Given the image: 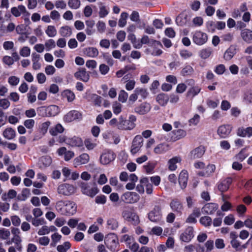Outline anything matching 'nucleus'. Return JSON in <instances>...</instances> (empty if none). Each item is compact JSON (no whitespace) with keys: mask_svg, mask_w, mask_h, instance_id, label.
I'll return each instance as SVG.
<instances>
[{"mask_svg":"<svg viewBox=\"0 0 252 252\" xmlns=\"http://www.w3.org/2000/svg\"><path fill=\"white\" fill-rule=\"evenodd\" d=\"M76 204L71 200H60L55 204V208L58 212L62 215L70 216L74 215L77 211Z\"/></svg>","mask_w":252,"mask_h":252,"instance_id":"obj_1","label":"nucleus"},{"mask_svg":"<svg viewBox=\"0 0 252 252\" xmlns=\"http://www.w3.org/2000/svg\"><path fill=\"white\" fill-rule=\"evenodd\" d=\"M136 117L133 115L129 116L128 120L124 119L121 116L119 117V123L118 124V129L122 130H131L135 126V122Z\"/></svg>","mask_w":252,"mask_h":252,"instance_id":"obj_2","label":"nucleus"},{"mask_svg":"<svg viewBox=\"0 0 252 252\" xmlns=\"http://www.w3.org/2000/svg\"><path fill=\"white\" fill-rule=\"evenodd\" d=\"M38 111L39 115L42 116L54 117L60 113V109L57 105H51L47 107H41Z\"/></svg>","mask_w":252,"mask_h":252,"instance_id":"obj_3","label":"nucleus"},{"mask_svg":"<svg viewBox=\"0 0 252 252\" xmlns=\"http://www.w3.org/2000/svg\"><path fill=\"white\" fill-rule=\"evenodd\" d=\"M104 244L111 251H115L118 246V238L114 233H110L105 236Z\"/></svg>","mask_w":252,"mask_h":252,"instance_id":"obj_4","label":"nucleus"},{"mask_svg":"<svg viewBox=\"0 0 252 252\" xmlns=\"http://www.w3.org/2000/svg\"><path fill=\"white\" fill-rule=\"evenodd\" d=\"M192 39L194 44L201 46L207 42L208 37L206 33L201 31H196L192 34Z\"/></svg>","mask_w":252,"mask_h":252,"instance_id":"obj_5","label":"nucleus"},{"mask_svg":"<svg viewBox=\"0 0 252 252\" xmlns=\"http://www.w3.org/2000/svg\"><path fill=\"white\" fill-rule=\"evenodd\" d=\"M58 193L63 196H70L76 191V188L72 185L62 184L57 189Z\"/></svg>","mask_w":252,"mask_h":252,"instance_id":"obj_6","label":"nucleus"},{"mask_svg":"<svg viewBox=\"0 0 252 252\" xmlns=\"http://www.w3.org/2000/svg\"><path fill=\"white\" fill-rule=\"evenodd\" d=\"M122 200L126 203L133 204L139 200V195L135 192L127 191L124 193L122 197Z\"/></svg>","mask_w":252,"mask_h":252,"instance_id":"obj_7","label":"nucleus"},{"mask_svg":"<svg viewBox=\"0 0 252 252\" xmlns=\"http://www.w3.org/2000/svg\"><path fill=\"white\" fill-rule=\"evenodd\" d=\"M123 217L127 221L136 225L139 222L138 216L130 210H125L122 213Z\"/></svg>","mask_w":252,"mask_h":252,"instance_id":"obj_8","label":"nucleus"},{"mask_svg":"<svg viewBox=\"0 0 252 252\" xmlns=\"http://www.w3.org/2000/svg\"><path fill=\"white\" fill-rule=\"evenodd\" d=\"M143 139L141 135H137L134 138L131 147L130 152L132 154L134 155L138 153L143 144Z\"/></svg>","mask_w":252,"mask_h":252,"instance_id":"obj_9","label":"nucleus"},{"mask_svg":"<svg viewBox=\"0 0 252 252\" xmlns=\"http://www.w3.org/2000/svg\"><path fill=\"white\" fill-rule=\"evenodd\" d=\"M115 158V156L114 153L111 151L107 150L104 151L101 155L100 161L102 164L106 165L113 161Z\"/></svg>","mask_w":252,"mask_h":252,"instance_id":"obj_10","label":"nucleus"},{"mask_svg":"<svg viewBox=\"0 0 252 252\" xmlns=\"http://www.w3.org/2000/svg\"><path fill=\"white\" fill-rule=\"evenodd\" d=\"M80 188L83 194L91 197H94L98 192L97 188H93L90 189L88 184L85 183H81Z\"/></svg>","mask_w":252,"mask_h":252,"instance_id":"obj_11","label":"nucleus"},{"mask_svg":"<svg viewBox=\"0 0 252 252\" xmlns=\"http://www.w3.org/2000/svg\"><path fill=\"white\" fill-rule=\"evenodd\" d=\"M149 219L153 222H158L160 220L162 217L161 209L158 206H156L149 213Z\"/></svg>","mask_w":252,"mask_h":252,"instance_id":"obj_12","label":"nucleus"},{"mask_svg":"<svg viewBox=\"0 0 252 252\" xmlns=\"http://www.w3.org/2000/svg\"><path fill=\"white\" fill-rule=\"evenodd\" d=\"M232 126L230 125H222L218 129V134L221 138L227 137L231 133Z\"/></svg>","mask_w":252,"mask_h":252,"instance_id":"obj_13","label":"nucleus"},{"mask_svg":"<svg viewBox=\"0 0 252 252\" xmlns=\"http://www.w3.org/2000/svg\"><path fill=\"white\" fill-rule=\"evenodd\" d=\"M205 148L203 146H200L192 150L189 154V157L191 159H195L201 158L204 154Z\"/></svg>","mask_w":252,"mask_h":252,"instance_id":"obj_14","label":"nucleus"},{"mask_svg":"<svg viewBox=\"0 0 252 252\" xmlns=\"http://www.w3.org/2000/svg\"><path fill=\"white\" fill-rule=\"evenodd\" d=\"M82 115L80 112L76 110H72L64 116V120L66 122H71L75 120L80 119Z\"/></svg>","mask_w":252,"mask_h":252,"instance_id":"obj_15","label":"nucleus"},{"mask_svg":"<svg viewBox=\"0 0 252 252\" xmlns=\"http://www.w3.org/2000/svg\"><path fill=\"white\" fill-rule=\"evenodd\" d=\"M193 237V229L191 227H189L182 233L180 237L182 241L185 242H189Z\"/></svg>","mask_w":252,"mask_h":252,"instance_id":"obj_16","label":"nucleus"},{"mask_svg":"<svg viewBox=\"0 0 252 252\" xmlns=\"http://www.w3.org/2000/svg\"><path fill=\"white\" fill-rule=\"evenodd\" d=\"M181 158L179 156L174 157L169 159L167 162L168 169L171 171H174L177 169V164L181 162Z\"/></svg>","mask_w":252,"mask_h":252,"instance_id":"obj_17","label":"nucleus"},{"mask_svg":"<svg viewBox=\"0 0 252 252\" xmlns=\"http://www.w3.org/2000/svg\"><path fill=\"white\" fill-rule=\"evenodd\" d=\"M75 77L78 80H82L84 82H88L90 78V75L85 68H80L77 72L74 73Z\"/></svg>","mask_w":252,"mask_h":252,"instance_id":"obj_18","label":"nucleus"},{"mask_svg":"<svg viewBox=\"0 0 252 252\" xmlns=\"http://www.w3.org/2000/svg\"><path fill=\"white\" fill-rule=\"evenodd\" d=\"M90 157L88 154L84 153L76 158L73 160V164L75 167L81 164H84L89 162Z\"/></svg>","mask_w":252,"mask_h":252,"instance_id":"obj_19","label":"nucleus"},{"mask_svg":"<svg viewBox=\"0 0 252 252\" xmlns=\"http://www.w3.org/2000/svg\"><path fill=\"white\" fill-rule=\"evenodd\" d=\"M151 109V105L146 102L141 103L135 108L136 113L140 115H144L148 113Z\"/></svg>","mask_w":252,"mask_h":252,"instance_id":"obj_20","label":"nucleus"},{"mask_svg":"<svg viewBox=\"0 0 252 252\" xmlns=\"http://www.w3.org/2000/svg\"><path fill=\"white\" fill-rule=\"evenodd\" d=\"M232 183L231 178H226L220 181L218 185V189L221 193L226 191Z\"/></svg>","mask_w":252,"mask_h":252,"instance_id":"obj_21","label":"nucleus"},{"mask_svg":"<svg viewBox=\"0 0 252 252\" xmlns=\"http://www.w3.org/2000/svg\"><path fill=\"white\" fill-rule=\"evenodd\" d=\"M188 177V173L185 170H182L179 174V183L182 189L186 188L187 186Z\"/></svg>","mask_w":252,"mask_h":252,"instance_id":"obj_22","label":"nucleus"},{"mask_svg":"<svg viewBox=\"0 0 252 252\" xmlns=\"http://www.w3.org/2000/svg\"><path fill=\"white\" fill-rule=\"evenodd\" d=\"M218 208V205L215 203H207L202 208V212L206 214H212Z\"/></svg>","mask_w":252,"mask_h":252,"instance_id":"obj_23","label":"nucleus"},{"mask_svg":"<svg viewBox=\"0 0 252 252\" xmlns=\"http://www.w3.org/2000/svg\"><path fill=\"white\" fill-rule=\"evenodd\" d=\"M11 12L16 17L20 16L22 13H27L28 15H30L25 6L23 5H20L18 7H12L11 9Z\"/></svg>","mask_w":252,"mask_h":252,"instance_id":"obj_24","label":"nucleus"},{"mask_svg":"<svg viewBox=\"0 0 252 252\" xmlns=\"http://www.w3.org/2000/svg\"><path fill=\"white\" fill-rule=\"evenodd\" d=\"M241 37L242 39L248 44L252 43V31L248 29L241 31Z\"/></svg>","mask_w":252,"mask_h":252,"instance_id":"obj_25","label":"nucleus"},{"mask_svg":"<svg viewBox=\"0 0 252 252\" xmlns=\"http://www.w3.org/2000/svg\"><path fill=\"white\" fill-rule=\"evenodd\" d=\"M168 144L163 143L157 145L154 149V152L156 154H162L169 150Z\"/></svg>","mask_w":252,"mask_h":252,"instance_id":"obj_26","label":"nucleus"},{"mask_svg":"<svg viewBox=\"0 0 252 252\" xmlns=\"http://www.w3.org/2000/svg\"><path fill=\"white\" fill-rule=\"evenodd\" d=\"M67 144L72 147H82L83 145V142L80 138L74 136L71 138H68Z\"/></svg>","mask_w":252,"mask_h":252,"instance_id":"obj_27","label":"nucleus"},{"mask_svg":"<svg viewBox=\"0 0 252 252\" xmlns=\"http://www.w3.org/2000/svg\"><path fill=\"white\" fill-rule=\"evenodd\" d=\"M83 53L84 55L90 58L96 57L99 54L98 50L93 47H89L85 48Z\"/></svg>","mask_w":252,"mask_h":252,"instance_id":"obj_28","label":"nucleus"},{"mask_svg":"<svg viewBox=\"0 0 252 252\" xmlns=\"http://www.w3.org/2000/svg\"><path fill=\"white\" fill-rule=\"evenodd\" d=\"M52 162V158L49 156H43L40 158L38 164L40 168H45L50 166Z\"/></svg>","mask_w":252,"mask_h":252,"instance_id":"obj_29","label":"nucleus"},{"mask_svg":"<svg viewBox=\"0 0 252 252\" xmlns=\"http://www.w3.org/2000/svg\"><path fill=\"white\" fill-rule=\"evenodd\" d=\"M237 134L241 137H250L252 135V127H248L246 128L244 127L239 128L237 130Z\"/></svg>","mask_w":252,"mask_h":252,"instance_id":"obj_30","label":"nucleus"},{"mask_svg":"<svg viewBox=\"0 0 252 252\" xmlns=\"http://www.w3.org/2000/svg\"><path fill=\"white\" fill-rule=\"evenodd\" d=\"M156 101L161 106H165L169 101V96L165 94H159L156 97Z\"/></svg>","mask_w":252,"mask_h":252,"instance_id":"obj_31","label":"nucleus"},{"mask_svg":"<svg viewBox=\"0 0 252 252\" xmlns=\"http://www.w3.org/2000/svg\"><path fill=\"white\" fill-rule=\"evenodd\" d=\"M2 135L7 140H12L16 136V132L11 127H7L3 131Z\"/></svg>","mask_w":252,"mask_h":252,"instance_id":"obj_32","label":"nucleus"},{"mask_svg":"<svg viewBox=\"0 0 252 252\" xmlns=\"http://www.w3.org/2000/svg\"><path fill=\"white\" fill-rule=\"evenodd\" d=\"M172 133L173 135L172 138L175 141L185 137L187 135L186 131L182 129L174 130Z\"/></svg>","mask_w":252,"mask_h":252,"instance_id":"obj_33","label":"nucleus"},{"mask_svg":"<svg viewBox=\"0 0 252 252\" xmlns=\"http://www.w3.org/2000/svg\"><path fill=\"white\" fill-rule=\"evenodd\" d=\"M236 53V49L235 47L231 46L228 48L224 54V59L226 61L230 60Z\"/></svg>","mask_w":252,"mask_h":252,"instance_id":"obj_34","label":"nucleus"},{"mask_svg":"<svg viewBox=\"0 0 252 252\" xmlns=\"http://www.w3.org/2000/svg\"><path fill=\"white\" fill-rule=\"evenodd\" d=\"M170 206L173 211L178 213L181 212L183 209L182 203L178 200H173Z\"/></svg>","mask_w":252,"mask_h":252,"instance_id":"obj_35","label":"nucleus"},{"mask_svg":"<svg viewBox=\"0 0 252 252\" xmlns=\"http://www.w3.org/2000/svg\"><path fill=\"white\" fill-rule=\"evenodd\" d=\"M40 56L36 53H32V68L34 70H38L41 67V64L39 63Z\"/></svg>","mask_w":252,"mask_h":252,"instance_id":"obj_36","label":"nucleus"},{"mask_svg":"<svg viewBox=\"0 0 252 252\" xmlns=\"http://www.w3.org/2000/svg\"><path fill=\"white\" fill-rule=\"evenodd\" d=\"M201 90V88L198 86H193L188 90L187 95L193 98L200 92Z\"/></svg>","mask_w":252,"mask_h":252,"instance_id":"obj_37","label":"nucleus"},{"mask_svg":"<svg viewBox=\"0 0 252 252\" xmlns=\"http://www.w3.org/2000/svg\"><path fill=\"white\" fill-rule=\"evenodd\" d=\"M61 95L63 98L66 99L68 102H72L75 97L74 94L69 90L63 91Z\"/></svg>","mask_w":252,"mask_h":252,"instance_id":"obj_38","label":"nucleus"},{"mask_svg":"<svg viewBox=\"0 0 252 252\" xmlns=\"http://www.w3.org/2000/svg\"><path fill=\"white\" fill-rule=\"evenodd\" d=\"M212 52L211 48H203L199 51V56L202 59H206L211 55Z\"/></svg>","mask_w":252,"mask_h":252,"instance_id":"obj_39","label":"nucleus"},{"mask_svg":"<svg viewBox=\"0 0 252 252\" xmlns=\"http://www.w3.org/2000/svg\"><path fill=\"white\" fill-rule=\"evenodd\" d=\"M141 182L145 185L146 193L149 194H151L153 192V187L152 184L149 183L148 178H143L141 179Z\"/></svg>","mask_w":252,"mask_h":252,"instance_id":"obj_40","label":"nucleus"},{"mask_svg":"<svg viewBox=\"0 0 252 252\" xmlns=\"http://www.w3.org/2000/svg\"><path fill=\"white\" fill-rule=\"evenodd\" d=\"M55 230H56V228L54 226L49 227L47 225H44L39 229L37 234L39 235H45L48 234L51 231H54Z\"/></svg>","mask_w":252,"mask_h":252,"instance_id":"obj_41","label":"nucleus"},{"mask_svg":"<svg viewBox=\"0 0 252 252\" xmlns=\"http://www.w3.org/2000/svg\"><path fill=\"white\" fill-rule=\"evenodd\" d=\"M59 33L62 36L67 37L72 34V31L69 27L65 26L60 28Z\"/></svg>","mask_w":252,"mask_h":252,"instance_id":"obj_42","label":"nucleus"},{"mask_svg":"<svg viewBox=\"0 0 252 252\" xmlns=\"http://www.w3.org/2000/svg\"><path fill=\"white\" fill-rule=\"evenodd\" d=\"M64 131V128L63 126L60 124H58L56 125L55 126L52 127L50 130V133L53 136H56L58 135L59 133H61L63 132Z\"/></svg>","mask_w":252,"mask_h":252,"instance_id":"obj_43","label":"nucleus"},{"mask_svg":"<svg viewBox=\"0 0 252 252\" xmlns=\"http://www.w3.org/2000/svg\"><path fill=\"white\" fill-rule=\"evenodd\" d=\"M188 22V16L183 14L178 15L176 19V24L180 26H184Z\"/></svg>","mask_w":252,"mask_h":252,"instance_id":"obj_44","label":"nucleus"},{"mask_svg":"<svg viewBox=\"0 0 252 252\" xmlns=\"http://www.w3.org/2000/svg\"><path fill=\"white\" fill-rule=\"evenodd\" d=\"M107 227L111 230H116L119 226L118 221L114 218H109L107 220Z\"/></svg>","mask_w":252,"mask_h":252,"instance_id":"obj_45","label":"nucleus"},{"mask_svg":"<svg viewBox=\"0 0 252 252\" xmlns=\"http://www.w3.org/2000/svg\"><path fill=\"white\" fill-rule=\"evenodd\" d=\"M98 4L99 8V16L100 18L105 17L109 13L108 8L102 2H99Z\"/></svg>","mask_w":252,"mask_h":252,"instance_id":"obj_46","label":"nucleus"},{"mask_svg":"<svg viewBox=\"0 0 252 252\" xmlns=\"http://www.w3.org/2000/svg\"><path fill=\"white\" fill-rule=\"evenodd\" d=\"M45 32L49 37H54L56 36L57 31L55 26L49 25L47 27Z\"/></svg>","mask_w":252,"mask_h":252,"instance_id":"obj_47","label":"nucleus"},{"mask_svg":"<svg viewBox=\"0 0 252 252\" xmlns=\"http://www.w3.org/2000/svg\"><path fill=\"white\" fill-rule=\"evenodd\" d=\"M134 92L138 97L139 96L143 99L145 98L148 94L147 90L142 88H136Z\"/></svg>","mask_w":252,"mask_h":252,"instance_id":"obj_48","label":"nucleus"},{"mask_svg":"<svg viewBox=\"0 0 252 252\" xmlns=\"http://www.w3.org/2000/svg\"><path fill=\"white\" fill-rule=\"evenodd\" d=\"M2 47L5 51L14 50V43L11 40H6L3 42Z\"/></svg>","mask_w":252,"mask_h":252,"instance_id":"obj_49","label":"nucleus"},{"mask_svg":"<svg viewBox=\"0 0 252 252\" xmlns=\"http://www.w3.org/2000/svg\"><path fill=\"white\" fill-rule=\"evenodd\" d=\"M248 155L249 154L247 153L246 148H244L235 156V158L237 160H239L240 161H242L248 156Z\"/></svg>","mask_w":252,"mask_h":252,"instance_id":"obj_50","label":"nucleus"},{"mask_svg":"<svg viewBox=\"0 0 252 252\" xmlns=\"http://www.w3.org/2000/svg\"><path fill=\"white\" fill-rule=\"evenodd\" d=\"M243 98L246 103H252V90H249L245 92Z\"/></svg>","mask_w":252,"mask_h":252,"instance_id":"obj_51","label":"nucleus"},{"mask_svg":"<svg viewBox=\"0 0 252 252\" xmlns=\"http://www.w3.org/2000/svg\"><path fill=\"white\" fill-rule=\"evenodd\" d=\"M67 3L69 7L72 9H77L81 6L80 0H68Z\"/></svg>","mask_w":252,"mask_h":252,"instance_id":"obj_52","label":"nucleus"},{"mask_svg":"<svg viewBox=\"0 0 252 252\" xmlns=\"http://www.w3.org/2000/svg\"><path fill=\"white\" fill-rule=\"evenodd\" d=\"M127 17L128 14L126 12H124L121 13L120 18L118 22V25L120 27H124L126 26Z\"/></svg>","mask_w":252,"mask_h":252,"instance_id":"obj_53","label":"nucleus"},{"mask_svg":"<svg viewBox=\"0 0 252 252\" xmlns=\"http://www.w3.org/2000/svg\"><path fill=\"white\" fill-rule=\"evenodd\" d=\"M30 191L29 189H24L22 190L21 194L18 196L19 200L21 201H25L30 195Z\"/></svg>","mask_w":252,"mask_h":252,"instance_id":"obj_54","label":"nucleus"},{"mask_svg":"<svg viewBox=\"0 0 252 252\" xmlns=\"http://www.w3.org/2000/svg\"><path fill=\"white\" fill-rule=\"evenodd\" d=\"M71 245L69 242H65L63 244L59 245L57 250L59 252H66L70 248Z\"/></svg>","mask_w":252,"mask_h":252,"instance_id":"obj_55","label":"nucleus"},{"mask_svg":"<svg viewBox=\"0 0 252 252\" xmlns=\"http://www.w3.org/2000/svg\"><path fill=\"white\" fill-rule=\"evenodd\" d=\"M199 221L205 227L210 226L212 222L211 218L208 216L202 217L200 219Z\"/></svg>","mask_w":252,"mask_h":252,"instance_id":"obj_56","label":"nucleus"},{"mask_svg":"<svg viewBox=\"0 0 252 252\" xmlns=\"http://www.w3.org/2000/svg\"><path fill=\"white\" fill-rule=\"evenodd\" d=\"M200 116L198 114H195L192 118L189 120V126H196L200 122Z\"/></svg>","mask_w":252,"mask_h":252,"instance_id":"obj_57","label":"nucleus"},{"mask_svg":"<svg viewBox=\"0 0 252 252\" xmlns=\"http://www.w3.org/2000/svg\"><path fill=\"white\" fill-rule=\"evenodd\" d=\"M15 29V25L13 23L10 22L6 26V30H5L2 26L0 27V30L3 33L11 32H12Z\"/></svg>","mask_w":252,"mask_h":252,"instance_id":"obj_58","label":"nucleus"},{"mask_svg":"<svg viewBox=\"0 0 252 252\" xmlns=\"http://www.w3.org/2000/svg\"><path fill=\"white\" fill-rule=\"evenodd\" d=\"M19 54L23 57H28L31 54V49L28 46H24L20 49Z\"/></svg>","mask_w":252,"mask_h":252,"instance_id":"obj_59","label":"nucleus"},{"mask_svg":"<svg viewBox=\"0 0 252 252\" xmlns=\"http://www.w3.org/2000/svg\"><path fill=\"white\" fill-rule=\"evenodd\" d=\"M2 61L4 64L8 66L12 65L14 63V60L13 58L8 55L3 56L2 59Z\"/></svg>","mask_w":252,"mask_h":252,"instance_id":"obj_60","label":"nucleus"},{"mask_svg":"<svg viewBox=\"0 0 252 252\" xmlns=\"http://www.w3.org/2000/svg\"><path fill=\"white\" fill-rule=\"evenodd\" d=\"M10 236V232L8 229L2 228L0 229V239L6 240Z\"/></svg>","mask_w":252,"mask_h":252,"instance_id":"obj_61","label":"nucleus"},{"mask_svg":"<svg viewBox=\"0 0 252 252\" xmlns=\"http://www.w3.org/2000/svg\"><path fill=\"white\" fill-rule=\"evenodd\" d=\"M163 230L161 227L159 226H155L153 227L149 234L150 235H155L157 236H160L162 233Z\"/></svg>","mask_w":252,"mask_h":252,"instance_id":"obj_62","label":"nucleus"},{"mask_svg":"<svg viewBox=\"0 0 252 252\" xmlns=\"http://www.w3.org/2000/svg\"><path fill=\"white\" fill-rule=\"evenodd\" d=\"M128 98V94L124 90H121L119 94V100L123 103L126 102Z\"/></svg>","mask_w":252,"mask_h":252,"instance_id":"obj_63","label":"nucleus"},{"mask_svg":"<svg viewBox=\"0 0 252 252\" xmlns=\"http://www.w3.org/2000/svg\"><path fill=\"white\" fill-rule=\"evenodd\" d=\"M122 105L118 102H115L112 105L113 112L115 114L118 115L121 113L122 111Z\"/></svg>","mask_w":252,"mask_h":252,"instance_id":"obj_64","label":"nucleus"}]
</instances>
